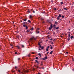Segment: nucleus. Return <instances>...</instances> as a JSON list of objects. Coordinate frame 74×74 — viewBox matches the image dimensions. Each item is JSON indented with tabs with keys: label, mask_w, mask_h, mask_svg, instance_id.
Listing matches in <instances>:
<instances>
[{
	"label": "nucleus",
	"mask_w": 74,
	"mask_h": 74,
	"mask_svg": "<svg viewBox=\"0 0 74 74\" xmlns=\"http://www.w3.org/2000/svg\"><path fill=\"white\" fill-rule=\"evenodd\" d=\"M33 40H36V38H34V37H32L31 38H30V40H31V41H33Z\"/></svg>",
	"instance_id": "obj_1"
},
{
	"label": "nucleus",
	"mask_w": 74,
	"mask_h": 74,
	"mask_svg": "<svg viewBox=\"0 0 74 74\" xmlns=\"http://www.w3.org/2000/svg\"><path fill=\"white\" fill-rule=\"evenodd\" d=\"M23 72H24V73H28L29 72V71H26L24 70H23Z\"/></svg>",
	"instance_id": "obj_2"
},
{
	"label": "nucleus",
	"mask_w": 74,
	"mask_h": 74,
	"mask_svg": "<svg viewBox=\"0 0 74 74\" xmlns=\"http://www.w3.org/2000/svg\"><path fill=\"white\" fill-rule=\"evenodd\" d=\"M18 71L19 73H22V74H24L23 72H21L20 70H18Z\"/></svg>",
	"instance_id": "obj_3"
},
{
	"label": "nucleus",
	"mask_w": 74,
	"mask_h": 74,
	"mask_svg": "<svg viewBox=\"0 0 74 74\" xmlns=\"http://www.w3.org/2000/svg\"><path fill=\"white\" fill-rule=\"evenodd\" d=\"M16 47L18 48V49H20V47L19 46H17Z\"/></svg>",
	"instance_id": "obj_4"
},
{
	"label": "nucleus",
	"mask_w": 74,
	"mask_h": 74,
	"mask_svg": "<svg viewBox=\"0 0 74 74\" xmlns=\"http://www.w3.org/2000/svg\"><path fill=\"white\" fill-rule=\"evenodd\" d=\"M60 19V18L59 17V16H58L57 17V19H58V20H59Z\"/></svg>",
	"instance_id": "obj_5"
},
{
	"label": "nucleus",
	"mask_w": 74,
	"mask_h": 74,
	"mask_svg": "<svg viewBox=\"0 0 74 74\" xmlns=\"http://www.w3.org/2000/svg\"><path fill=\"white\" fill-rule=\"evenodd\" d=\"M53 52V51H51L50 53V55H51V54H52V53Z\"/></svg>",
	"instance_id": "obj_6"
},
{
	"label": "nucleus",
	"mask_w": 74,
	"mask_h": 74,
	"mask_svg": "<svg viewBox=\"0 0 74 74\" xmlns=\"http://www.w3.org/2000/svg\"><path fill=\"white\" fill-rule=\"evenodd\" d=\"M52 28H51V27H50L49 28V30H51Z\"/></svg>",
	"instance_id": "obj_7"
},
{
	"label": "nucleus",
	"mask_w": 74,
	"mask_h": 74,
	"mask_svg": "<svg viewBox=\"0 0 74 74\" xmlns=\"http://www.w3.org/2000/svg\"><path fill=\"white\" fill-rule=\"evenodd\" d=\"M59 17H60H60H61V16H61V14H59Z\"/></svg>",
	"instance_id": "obj_8"
},
{
	"label": "nucleus",
	"mask_w": 74,
	"mask_h": 74,
	"mask_svg": "<svg viewBox=\"0 0 74 74\" xmlns=\"http://www.w3.org/2000/svg\"><path fill=\"white\" fill-rule=\"evenodd\" d=\"M30 16V19H32V16L31 15H30L29 16Z\"/></svg>",
	"instance_id": "obj_9"
},
{
	"label": "nucleus",
	"mask_w": 74,
	"mask_h": 74,
	"mask_svg": "<svg viewBox=\"0 0 74 74\" xmlns=\"http://www.w3.org/2000/svg\"><path fill=\"white\" fill-rule=\"evenodd\" d=\"M52 26H53L52 24H51V25L50 26V27H51V28H53V27Z\"/></svg>",
	"instance_id": "obj_10"
},
{
	"label": "nucleus",
	"mask_w": 74,
	"mask_h": 74,
	"mask_svg": "<svg viewBox=\"0 0 74 74\" xmlns=\"http://www.w3.org/2000/svg\"><path fill=\"white\" fill-rule=\"evenodd\" d=\"M36 33H39V31H36Z\"/></svg>",
	"instance_id": "obj_11"
},
{
	"label": "nucleus",
	"mask_w": 74,
	"mask_h": 74,
	"mask_svg": "<svg viewBox=\"0 0 74 74\" xmlns=\"http://www.w3.org/2000/svg\"><path fill=\"white\" fill-rule=\"evenodd\" d=\"M28 22L29 23H31V21H30V20H28Z\"/></svg>",
	"instance_id": "obj_12"
},
{
	"label": "nucleus",
	"mask_w": 74,
	"mask_h": 74,
	"mask_svg": "<svg viewBox=\"0 0 74 74\" xmlns=\"http://www.w3.org/2000/svg\"><path fill=\"white\" fill-rule=\"evenodd\" d=\"M23 27H26V25H25L24 24L23 25Z\"/></svg>",
	"instance_id": "obj_13"
},
{
	"label": "nucleus",
	"mask_w": 74,
	"mask_h": 74,
	"mask_svg": "<svg viewBox=\"0 0 74 74\" xmlns=\"http://www.w3.org/2000/svg\"><path fill=\"white\" fill-rule=\"evenodd\" d=\"M35 61L36 62H37V63H38V61H37V60H35Z\"/></svg>",
	"instance_id": "obj_14"
},
{
	"label": "nucleus",
	"mask_w": 74,
	"mask_h": 74,
	"mask_svg": "<svg viewBox=\"0 0 74 74\" xmlns=\"http://www.w3.org/2000/svg\"><path fill=\"white\" fill-rule=\"evenodd\" d=\"M27 23L26 22H25L23 23H22V24H26Z\"/></svg>",
	"instance_id": "obj_15"
},
{
	"label": "nucleus",
	"mask_w": 74,
	"mask_h": 74,
	"mask_svg": "<svg viewBox=\"0 0 74 74\" xmlns=\"http://www.w3.org/2000/svg\"><path fill=\"white\" fill-rule=\"evenodd\" d=\"M47 56H46V57H45V59L46 60V59H47Z\"/></svg>",
	"instance_id": "obj_16"
},
{
	"label": "nucleus",
	"mask_w": 74,
	"mask_h": 74,
	"mask_svg": "<svg viewBox=\"0 0 74 74\" xmlns=\"http://www.w3.org/2000/svg\"><path fill=\"white\" fill-rule=\"evenodd\" d=\"M73 38V36H71V39H72V38Z\"/></svg>",
	"instance_id": "obj_17"
},
{
	"label": "nucleus",
	"mask_w": 74,
	"mask_h": 74,
	"mask_svg": "<svg viewBox=\"0 0 74 74\" xmlns=\"http://www.w3.org/2000/svg\"><path fill=\"white\" fill-rule=\"evenodd\" d=\"M42 59H43V60H46L45 59V58H42Z\"/></svg>",
	"instance_id": "obj_18"
},
{
	"label": "nucleus",
	"mask_w": 74,
	"mask_h": 74,
	"mask_svg": "<svg viewBox=\"0 0 74 74\" xmlns=\"http://www.w3.org/2000/svg\"><path fill=\"white\" fill-rule=\"evenodd\" d=\"M24 21H27V19H25V20L23 19Z\"/></svg>",
	"instance_id": "obj_19"
},
{
	"label": "nucleus",
	"mask_w": 74,
	"mask_h": 74,
	"mask_svg": "<svg viewBox=\"0 0 74 74\" xmlns=\"http://www.w3.org/2000/svg\"><path fill=\"white\" fill-rule=\"evenodd\" d=\"M21 47H22V48H24V45H22Z\"/></svg>",
	"instance_id": "obj_20"
},
{
	"label": "nucleus",
	"mask_w": 74,
	"mask_h": 74,
	"mask_svg": "<svg viewBox=\"0 0 74 74\" xmlns=\"http://www.w3.org/2000/svg\"><path fill=\"white\" fill-rule=\"evenodd\" d=\"M46 50L47 51H48V48H47Z\"/></svg>",
	"instance_id": "obj_21"
},
{
	"label": "nucleus",
	"mask_w": 74,
	"mask_h": 74,
	"mask_svg": "<svg viewBox=\"0 0 74 74\" xmlns=\"http://www.w3.org/2000/svg\"><path fill=\"white\" fill-rule=\"evenodd\" d=\"M70 34L69 35V36H68V37L69 38H70Z\"/></svg>",
	"instance_id": "obj_22"
},
{
	"label": "nucleus",
	"mask_w": 74,
	"mask_h": 74,
	"mask_svg": "<svg viewBox=\"0 0 74 74\" xmlns=\"http://www.w3.org/2000/svg\"><path fill=\"white\" fill-rule=\"evenodd\" d=\"M26 29H28V27H27V26H26Z\"/></svg>",
	"instance_id": "obj_23"
},
{
	"label": "nucleus",
	"mask_w": 74,
	"mask_h": 74,
	"mask_svg": "<svg viewBox=\"0 0 74 74\" xmlns=\"http://www.w3.org/2000/svg\"><path fill=\"white\" fill-rule=\"evenodd\" d=\"M59 29V27H57V28H56V29L57 30V29Z\"/></svg>",
	"instance_id": "obj_24"
},
{
	"label": "nucleus",
	"mask_w": 74,
	"mask_h": 74,
	"mask_svg": "<svg viewBox=\"0 0 74 74\" xmlns=\"http://www.w3.org/2000/svg\"><path fill=\"white\" fill-rule=\"evenodd\" d=\"M27 33H28V32H29V30H27L26 31Z\"/></svg>",
	"instance_id": "obj_25"
},
{
	"label": "nucleus",
	"mask_w": 74,
	"mask_h": 74,
	"mask_svg": "<svg viewBox=\"0 0 74 74\" xmlns=\"http://www.w3.org/2000/svg\"><path fill=\"white\" fill-rule=\"evenodd\" d=\"M68 41H69L70 40V38H68Z\"/></svg>",
	"instance_id": "obj_26"
},
{
	"label": "nucleus",
	"mask_w": 74,
	"mask_h": 74,
	"mask_svg": "<svg viewBox=\"0 0 74 74\" xmlns=\"http://www.w3.org/2000/svg\"><path fill=\"white\" fill-rule=\"evenodd\" d=\"M41 49H44V47H41Z\"/></svg>",
	"instance_id": "obj_27"
},
{
	"label": "nucleus",
	"mask_w": 74,
	"mask_h": 74,
	"mask_svg": "<svg viewBox=\"0 0 74 74\" xmlns=\"http://www.w3.org/2000/svg\"><path fill=\"white\" fill-rule=\"evenodd\" d=\"M36 59H38V57H37L36 58Z\"/></svg>",
	"instance_id": "obj_28"
},
{
	"label": "nucleus",
	"mask_w": 74,
	"mask_h": 74,
	"mask_svg": "<svg viewBox=\"0 0 74 74\" xmlns=\"http://www.w3.org/2000/svg\"><path fill=\"white\" fill-rule=\"evenodd\" d=\"M38 55H39V56H40V55H41V54L40 53H39Z\"/></svg>",
	"instance_id": "obj_29"
},
{
	"label": "nucleus",
	"mask_w": 74,
	"mask_h": 74,
	"mask_svg": "<svg viewBox=\"0 0 74 74\" xmlns=\"http://www.w3.org/2000/svg\"><path fill=\"white\" fill-rule=\"evenodd\" d=\"M56 27V25H54L53 26V27Z\"/></svg>",
	"instance_id": "obj_30"
},
{
	"label": "nucleus",
	"mask_w": 74,
	"mask_h": 74,
	"mask_svg": "<svg viewBox=\"0 0 74 74\" xmlns=\"http://www.w3.org/2000/svg\"><path fill=\"white\" fill-rule=\"evenodd\" d=\"M39 46V48H41V45H40Z\"/></svg>",
	"instance_id": "obj_31"
},
{
	"label": "nucleus",
	"mask_w": 74,
	"mask_h": 74,
	"mask_svg": "<svg viewBox=\"0 0 74 74\" xmlns=\"http://www.w3.org/2000/svg\"><path fill=\"white\" fill-rule=\"evenodd\" d=\"M17 68H18V67L16 66L15 67V69H17Z\"/></svg>",
	"instance_id": "obj_32"
},
{
	"label": "nucleus",
	"mask_w": 74,
	"mask_h": 74,
	"mask_svg": "<svg viewBox=\"0 0 74 74\" xmlns=\"http://www.w3.org/2000/svg\"><path fill=\"white\" fill-rule=\"evenodd\" d=\"M30 54H29L28 55V56H29V57H30Z\"/></svg>",
	"instance_id": "obj_33"
},
{
	"label": "nucleus",
	"mask_w": 74,
	"mask_h": 74,
	"mask_svg": "<svg viewBox=\"0 0 74 74\" xmlns=\"http://www.w3.org/2000/svg\"><path fill=\"white\" fill-rule=\"evenodd\" d=\"M64 9L65 10H68V9H67L66 8H65Z\"/></svg>",
	"instance_id": "obj_34"
},
{
	"label": "nucleus",
	"mask_w": 74,
	"mask_h": 74,
	"mask_svg": "<svg viewBox=\"0 0 74 74\" xmlns=\"http://www.w3.org/2000/svg\"><path fill=\"white\" fill-rule=\"evenodd\" d=\"M41 20H44V19H43L42 18H41Z\"/></svg>",
	"instance_id": "obj_35"
},
{
	"label": "nucleus",
	"mask_w": 74,
	"mask_h": 74,
	"mask_svg": "<svg viewBox=\"0 0 74 74\" xmlns=\"http://www.w3.org/2000/svg\"><path fill=\"white\" fill-rule=\"evenodd\" d=\"M28 12H29H29H30V11L28 10Z\"/></svg>",
	"instance_id": "obj_36"
},
{
	"label": "nucleus",
	"mask_w": 74,
	"mask_h": 74,
	"mask_svg": "<svg viewBox=\"0 0 74 74\" xmlns=\"http://www.w3.org/2000/svg\"><path fill=\"white\" fill-rule=\"evenodd\" d=\"M40 43H38V45L39 46V45H40Z\"/></svg>",
	"instance_id": "obj_37"
},
{
	"label": "nucleus",
	"mask_w": 74,
	"mask_h": 74,
	"mask_svg": "<svg viewBox=\"0 0 74 74\" xmlns=\"http://www.w3.org/2000/svg\"><path fill=\"white\" fill-rule=\"evenodd\" d=\"M33 30V28H32L31 29V30Z\"/></svg>",
	"instance_id": "obj_38"
},
{
	"label": "nucleus",
	"mask_w": 74,
	"mask_h": 74,
	"mask_svg": "<svg viewBox=\"0 0 74 74\" xmlns=\"http://www.w3.org/2000/svg\"><path fill=\"white\" fill-rule=\"evenodd\" d=\"M51 49H52L53 48L51 46L50 48Z\"/></svg>",
	"instance_id": "obj_39"
},
{
	"label": "nucleus",
	"mask_w": 74,
	"mask_h": 74,
	"mask_svg": "<svg viewBox=\"0 0 74 74\" xmlns=\"http://www.w3.org/2000/svg\"><path fill=\"white\" fill-rule=\"evenodd\" d=\"M62 18H64V16H62Z\"/></svg>",
	"instance_id": "obj_40"
},
{
	"label": "nucleus",
	"mask_w": 74,
	"mask_h": 74,
	"mask_svg": "<svg viewBox=\"0 0 74 74\" xmlns=\"http://www.w3.org/2000/svg\"><path fill=\"white\" fill-rule=\"evenodd\" d=\"M66 53H69V52H67V51H66Z\"/></svg>",
	"instance_id": "obj_41"
},
{
	"label": "nucleus",
	"mask_w": 74,
	"mask_h": 74,
	"mask_svg": "<svg viewBox=\"0 0 74 74\" xmlns=\"http://www.w3.org/2000/svg\"><path fill=\"white\" fill-rule=\"evenodd\" d=\"M32 54H34V52H32Z\"/></svg>",
	"instance_id": "obj_42"
},
{
	"label": "nucleus",
	"mask_w": 74,
	"mask_h": 74,
	"mask_svg": "<svg viewBox=\"0 0 74 74\" xmlns=\"http://www.w3.org/2000/svg\"><path fill=\"white\" fill-rule=\"evenodd\" d=\"M15 54H17V52H15Z\"/></svg>",
	"instance_id": "obj_43"
},
{
	"label": "nucleus",
	"mask_w": 74,
	"mask_h": 74,
	"mask_svg": "<svg viewBox=\"0 0 74 74\" xmlns=\"http://www.w3.org/2000/svg\"><path fill=\"white\" fill-rule=\"evenodd\" d=\"M63 2H62L61 3V4H63Z\"/></svg>",
	"instance_id": "obj_44"
},
{
	"label": "nucleus",
	"mask_w": 74,
	"mask_h": 74,
	"mask_svg": "<svg viewBox=\"0 0 74 74\" xmlns=\"http://www.w3.org/2000/svg\"><path fill=\"white\" fill-rule=\"evenodd\" d=\"M51 44H52V45H53V42H52L51 43Z\"/></svg>",
	"instance_id": "obj_45"
},
{
	"label": "nucleus",
	"mask_w": 74,
	"mask_h": 74,
	"mask_svg": "<svg viewBox=\"0 0 74 74\" xmlns=\"http://www.w3.org/2000/svg\"><path fill=\"white\" fill-rule=\"evenodd\" d=\"M54 29H56V27H53Z\"/></svg>",
	"instance_id": "obj_46"
},
{
	"label": "nucleus",
	"mask_w": 74,
	"mask_h": 74,
	"mask_svg": "<svg viewBox=\"0 0 74 74\" xmlns=\"http://www.w3.org/2000/svg\"><path fill=\"white\" fill-rule=\"evenodd\" d=\"M33 12L34 13H35V12L34 11V10H33Z\"/></svg>",
	"instance_id": "obj_47"
},
{
	"label": "nucleus",
	"mask_w": 74,
	"mask_h": 74,
	"mask_svg": "<svg viewBox=\"0 0 74 74\" xmlns=\"http://www.w3.org/2000/svg\"><path fill=\"white\" fill-rule=\"evenodd\" d=\"M72 60H73V61H74V58H72Z\"/></svg>",
	"instance_id": "obj_48"
},
{
	"label": "nucleus",
	"mask_w": 74,
	"mask_h": 74,
	"mask_svg": "<svg viewBox=\"0 0 74 74\" xmlns=\"http://www.w3.org/2000/svg\"><path fill=\"white\" fill-rule=\"evenodd\" d=\"M61 10V9H59V11H60Z\"/></svg>",
	"instance_id": "obj_49"
},
{
	"label": "nucleus",
	"mask_w": 74,
	"mask_h": 74,
	"mask_svg": "<svg viewBox=\"0 0 74 74\" xmlns=\"http://www.w3.org/2000/svg\"><path fill=\"white\" fill-rule=\"evenodd\" d=\"M47 48H48V49L49 48V46H48L47 47Z\"/></svg>",
	"instance_id": "obj_50"
},
{
	"label": "nucleus",
	"mask_w": 74,
	"mask_h": 74,
	"mask_svg": "<svg viewBox=\"0 0 74 74\" xmlns=\"http://www.w3.org/2000/svg\"><path fill=\"white\" fill-rule=\"evenodd\" d=\"M33 71H34V70H35V69H33Z\"/></svg>",
	"instance_id": "obj_51"
},
{
	"label": "nucleus",
	"mask_w": 74,
	"mask_h": 74,
	"mask_svg": "<svg viewBox=\"0 0 74 74\" xmlns=\"http://www.w3.org/2000/svg\"><path fill=\"white\" fill-rule=\"evenodd\" d=\"M54 10H56V8H54Z\"/></svg>",
	"instance_id": "obj_52"
},
{
	"label": "nucleus",
	"mask_w": 74,
	"mask_h": 74,
	"mask_svg": "<svg viewBox=\"0 0 74 74\" xmlns=\"http://www.w3.org/2000/svg\"><path fill=\"white\" fill-rule=\"evenodd\" d=\"M56 23H57V22L56 21V22H55V24H56Z\"/></svg>",
	"instance_id": "obj_53"
},
{
	"label": "nucleus",
	"mask_w": 74,
	"mask_h": 74,
	"mask_svg": "<svg viewBox=\"0 0 74 74\" xmlns=\"http://www.w3.org/2000/svg\"><path fill=\"white\" fill-rule=\"evenodd\" d=\"M37 68H40V67H38V66L37 67Z\"/></svg>",
	"instance_id": "obj_54"
},
{
	"label": "nucleus",
	"mask_w": 74,
	"mask_h": 74,
	"mask_svg": "<svg viewBox=\"0 0 74 74\" xmlns=\"http://www.w3.org/2000/svg\"><path fill=\"white\" fill-rule=\"evenodd\" d=\"M38 74H41L40 73V72H38Z\"/></svg>",
	"instance_id": "obj_55"
},
{
	"label": "nucleus",
	"mask_w": 74,
	"mask_h": 74,
	"mask_svg": "<svg viewBox=\"0 0 74 74\" xmlns=\"http://www.w3.org/2000/svg\"><path fill=\"white\" fill-rule=\"evenodd\" d=\"M45 13V12H42L43 14H44Z\"/></svg>",
	"instance_id": "obj_56"
},
{
	"label": "nucleus",
	"mask_w": 74,
	"mask_h": 74,
	"mask_svg": "<svg viewBox=\"0 0 74 74\" xmlns=\"http://www.w3.org/2000/svg\"><path fill=\"white\" fill-rule=\"evenodd\" d=\"M50 40H51H51H52V39L51 38V39H50Z\"/></svg>",
	"instance_id": "obj_57"
},
{
	"label": "nucleus",
	"mask_w": 74,
	"mask_h": 74,
	"mask_svg": "<svg viewBox=\"0 0 74 74\" xmlns=\"http://www.w3.org/2000/svg\"><path fill=\"white\" fill-rule=\"evenodd\" d=\"M47 54H48V53H49V52H47Z\"/></svg>",
	"instance_id": "obj_58"
},
{
	"label": "nucleus",
	"mask_w": 74,
	"mask_h": 74,
	"mask_svg": "<svg viewBox=\"0 0 74 74\" xmlns=\"http://www.w3.org/2000/svg\"><path fill=\"white\" fill-rule=\"evenodd\" d=\"M10 45H11V46H12V44H10Z\"/></svg>",
	"instance_id": "obj_59"
},
{
	"label": "nucleus",
	"mask_w": 74,
	"mask_h": 74,
	"mask_svg": "<svg viewBox=\"0 0 74 74\" xmlns=\"http://www.w3.org/2000/svg\"><path fill=\"white\" fill-rule=\"evenodd\" d=\"M45 23V22H44V21H43V22H42V23Z\"/></svg>",
	"instance_id": "obj_60"
},
{
	"label": "nucleus",
	"mask_w": 74,
	"mask_h": 74,
	"mask_svg": "<svg viewBox=\"0 0 74 74\" xmlns=\"http://www.w3.org/2000/svg\"><path fill=\"white\" fill-rule=\"evenodd\" d=\"M39 51H40V50H41V49H39Z\"/></svg>",
	"instance_id": "obj_61"
},
{
	"label": "nucleus",
	"mask_w": 74,
	"mask_h": 74,
	"mask_svg": "<svg viewBox=\"0 0 74 74\" xmlns=\"http://www.w3.org/2000/svg\"><path fill=\"white\" fill-rule=\"evenodd\" d=\"M41 56H42L41 55H40V57H41Z\"/></svg>",
	"instance_id": "obj_62"
},
{
	"label": "nucleus",
	"mask_w": 74,
	"mask_h": 74,
	"mask_svg": "<svg viewBox=\"0 0 74 74\" xmlns=\"http://www.w3.org/2000/svg\"><path fill=\"white\" fill-rule=\"evenodd\" d=\"M18 60H20V58H18Z\"/></svg>",
	"instance_id": "obj_63"
},
{
	"label": "nucleus",
	"mask_w": 74,
	"mask_h": 74,
	"mask_svg": "<svg viewBox=\"0 0 74 74\" xmlns=\"http://www.w3.org/2000/svg\"><path fill=\"white\" fill-rule=\"evenodd\" d=\"M38 29V30H39V28H38V29Z\"/></svg>",
	"instance_id": "obj_64"
}]
</instances>
